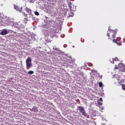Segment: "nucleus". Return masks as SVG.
<instances>
[{"instance_id": "0eeeda50", "label": "nucleus", "mask_w": 125, "mask_h": 125, "mask_svg": "<svg viewBox=\"0 0 125 125\" xmlns=\"http://www.w3.org/2000/svg\"><path fill=\"white\" fill-rule=\"evenodd\" d=\"M25 10L27 13H29V14H31L32 13V10L31 9H29L28 8L26 7Z\"/></svg>"}, {"instance_id": "ddd939ff", "label": "nucleus", "mask_w": 125, "mask_h": 125, "mask_svg": "<svg viewBox=\"0 0 125 125\" xmlns=\"http://www.w3.org/2000/svg\"><path fill=\"white\" fill-rule=\"evenodd\" d=\"M122 89L123 90H125V84H122Z\"/></svg>"}, {"instance_id": "6e6552de", "label": "nucleus", "mask_w": 125, "mask_h": 125, "mask_svg": "<svg viewBox=\"0 0 125 125\" xmlns=\"http://www.w3.org/2000/svg\"><path fill=\"white\" fill-rule=\"evenodd\" d=\"M119 60L118 59V58H115L112 59V61H110L111 63H112V64H114V62L116 61H118Z\"/></svg>"}, {"instance_id": "f03ea898", "label": "nucleus", "mask_w": 125, "mask_h": 125, "mask_svg": "<svg viewBox=\"0 0 125 125\" xmlns=\"http://www.w3.org/2000/svg\"><path fill=\"white\" fill-rule=\"evenodd\" d=\"M78 110H79V112L82 114L83 116L84 117H86V118H89V116L85 111H84V108L83 106H79Z\"/></svg>"}, {"instance_id": "423d86ee", "label": "nucleus", "mask_w": 125, "mask_h": 125, "mask_svg": "<svg viewBox=\"0 0 125 125\" xmlns=\"http://www.w3.org/2000/svg\"><path fill=\"white\" fill-rule=\"evenodd\" d=\"M7 34V31L6 30V29H4L2 31L0 34L1 35V36H5V35H6Z\"/></svg>"}, {"instance_id": "9d476101", "label": "nucleus", "mask_w": 125, "mask_h": 125, "mask_svg": "<svg viewBox=\"0 0 125 125\" xmlns=\"http://www.w3.org/2000/svg\"><path fill=\"white\" fill-rule=\"evenodd\" d=\"M32 111H34V112H38V108H37V107H34L32 109Z\"/></svg>"}, {"instance_id": "39448f33", "label": "nucleus", "mask_w": 125, "mask_h": 125, "mask_svg": "<svg viewBox=\"0 0 125 125\" xmlns=\"http://www.w3.org/2000/svg\"><path fill=\"white\" fill-rule=\"evenodd\" d=\"M68 7H69L71 11H75V10H76V7L73 5V4H72V2L68 3Z\"/></svg>"}, {"instance_id": "f3484780", "label": "nucleus", "mask_w": 125, "mask_h": 125, "mask_svg": "<svg viewBox=\"0 0 125 125\" xmlns=\"http://www.w3.org/2000/svg\"><path fill=\"white\" fill-rule=\"evenodd\" d=\"M35 15H37V16H39V15H40V13H39V12H35Z\"/></svg>"}, {"instance_id": "20e7f679", "label": "nucleus", "mask_w": 125, "mask_h": 125, "mask_svg": "<svg viewBox=\"0 0 125 125\" xmlns=\"http://www.w3.org/2000/svg\"><path fill=\"white\" fill-rule=\"evenodd\" d=\"M119 70H120L121 72H125V65L124 64V63H119Z\"/></svg>"}, {"instance_id": "9b49d317", "label": "nucleus", "mask_w": 125, "mask_h": 125, "mask_svg": "<svg viewBox=\"0 0 125 125\" xmlns=\"http://www.w3.org/2000/svg\"><path fill=\"white\" fill-rule=\"evenodd\" d=\"M99 86L100 87H102V86H103V84H102V82L99 83Z\"/></svg>"}, {"instance_id": "4468645a", "label": "nucleus", "mask_w": 125, "mask_h": 125, "mask_svg": "<svg viewBox=\"0 0 125 125\" xmlns=\"http://www.w3.org/2000/svg\"><path fill=\"white\" fill-rule=\"evenodd\" d=\"M27 74H31L32 75V74H34V71H28L27 72Z\"/></svg>"}, {"instance_id": "6ab92c4d", "label": "nucleus", "mask_w": 125, "mask_h": 125, "mask_svg": "<svg viewBox=\"0 0 125 125\" xmlns=\"http://www.w3.org/2000/svg\"><path fill=\"white\" fill-rule=\"evenodd\" d=\"M53 50H56V51H57V50H58V49H57V48H54Z\"/></svg>"}, {"instance_id": "dca6fc26", "label": "nucleus", "mask_w": 125, "mask_h": 125, "mask_svg": "<svg viewBox=\"0 0 125 125\" xmlns=\"http://www.w3.org/2000/svg\"><path fill=\"white\" fill-rule=\"evenodd\" d=\"M98 104L99 106H102V103L100 102H98Z\"/></svg>"}, {"instance_id": "4be33fe9", "label": "nucleus", "mask_w": 125, "mask_h": 125, "mask_svg": "<svg viewBox=\"0 0 125 125\" xmlns=\"http://www.w3.org/2000/svg\"><path fill=\"white\" fill-rule=\"evenodd\" d=\"M82 75H83V73H82Z\"/></svg>"}, {"instance_id": "1a4fd4ad", "label": "nucleus", "mask_w": 125, "mask_h": 125, "mask_svg": "<svg viewBox=\"0 0 125 125\" xmlns=\"http://www.w3.org/2000/svg\"><path fill=\"white\" fill-rule=\"evenodd\" d=\"M14 7L15 9H16V10H17V11H20V9L19 8L18 6L15 5Z\"/></svg>"}, {"instance_id": "412c9836", "label": "nucleus", "mask_w": 125, "mask_h": 125, "mask_svg": "<svg viewBox=\"0 0 125 125\" xmlns=\"http://www.w3.org/2000/svg\"><path fill=\"white\" fill-rule=\"evenodd\" d=\"M117 80L118 81V82L120 83V78H118Z\"/></svg>"}, {"instance_id": "f257e3e1", "label": "nucleus", "mask_w": 125, "mask_h": 125, "mask_svg": "<svg viewBox=\"0 0 125 125\" xmlns=\"http://www.w3.org/2000/svg\"><path fill=\"white\" fill-rule=\"evenodd\" d=\"M117 32L118 30L117 29L112 30L111 28L108 29V31L107 33V36L108 37V39H114L116 37V34H117Z\"/></svg>"}, {"instance_id": "aec40b11", "label": "nucleus", "mask_w": 125, "mask_h": 125, "mask_svg": "<svg viewBox=\"0 0 125 125\" xmlns=\"http://www.w3.org/2000/svg\"><path fill=\"white\" fill-rule=\"evenodd\" d=\"M100 101H101V102H103V100L102 99V98H100Z\"/></svg>"}, {"instance_id": "7ed1b4c3", "label": "nucleus", "mask_w": 125, "mask_h": 125, "mask_svg": "<svg viewBox=\"0 0 125 125\" xmlns=\"http://www.w3.org/2000/svg\"><path fill=\"white\" fill-rule=\"evenodd\" d=\"M26 69L29 70L32 67V59L29 57L26 61Z\"/></svg>"}, {"instance_id": "a211bd4d", "label": "nucleus", "mask_w": 125, "mask_h": 125, "mask_svg": "<svg viewBox=\"0 0 125 125\" xmlns=\"http://www.w3.org/2000/svg\"><path fill=\"white\" fill-rule=\"evenodd\" d=\"M116 43L118 45H122V43H121V42H117Z\"/></svg>"}, {"instance_id": "f8f14e48", "label": "nucleus", "mask_w": 125, "mask_h": 125, "mask_svg": "<svg viewBox=\"0 0 125 125\" xmlns=\"http://www.w3.org/2000/svg\"><path fill=\"white\" fill-rule=\"evenodd\" d=\"M112 42H115V43H117V42H118V41L117 40V39H113L112 40Z\"/></svg>"}, {"instance_id": "2eb2a0df", "label": "nucleus", "mask_w": 125, "mask_h": 125, "mask_svg": "<svg viewBox=\"0 0 125 125\" xmlns=\"http://www.w3.org/2000/svg\"><path fill=\"white\" fill-rule=\"evenodd\" d=\"M118 69H119V65H118V66L115 65V66L114 69V71L116 70H117Z\"/></svg>"}]
</instances>
